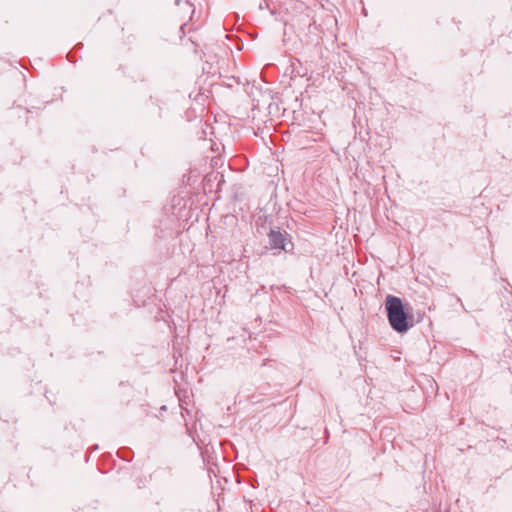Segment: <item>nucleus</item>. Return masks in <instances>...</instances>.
Wrapping results in <instances>:
<instances>
[{
	"label": "nucleus",
	"instance_id": "f257e3e1",
	"mask_svg": "<svg viewBox=\"0 0 512 512\" xmlns=\"http://www.w3.org/2000/svg\"><path fill=\"white\" fill-rule=\"evenodd\" d=\"M385 311L391 328L397 333H406L414 326V316L409 304L394 295L385 298Z\"/></svg>",
	"mask_w": 512,
	"mask_h": 512
},
{
	"label": "nucleus",
	"instance_id": "f03ea898",
	"mask_svg": "<svg viewBox=\"0 0 512 512\" xmlns=\"http://www.w3.org/2000/svg\"><path fill=\"white\" fill-rule=\"evenodd\" d=\"M268 244L271 250L288 252L293 249L290 235L278 226H273L268 232Z\"/></svg>",
	"mask_w": 512,
	"mask_h": 512
},
{
	"label": "nucleus",
	"instance_id": "7ed1b4c3",
	"mask_svg": "<svg viewBox=\"0 0 512 512\" xmlns=\"http://www.w3.org/2000/svg\"><path fill=\"white\" fill-rule=\"evenodd\" d=\"M117 455L118 457H120L121 459L125 460V461H131L132 458H133V451L128 448V447H122L120 449H118L117 451Z\"/></svg>",
	"mask_w": 512,
	"mask_h": 512
},
{
	"label": "nucleus",
	"instance_id": "20e7f679",
	"mask_svg": "<svg viewBox=\"0 0 512 512\" xmlns=\"http://www.w3.org/2000/svg\"><path fill=\"white\" fill-rule=\"evenodd\" d=\"M67 59L70 61V62H75V57H74V53L71 51L67 54Z\"/></svg>",
	"mask_w": 512,
	"mask_h": 512
},
{
	"label": "nucleus",
	"instance_id": "39448f33",
	"mask_svg": "<svg viewBox=\"0 0 512 512\" xmlns=\"http://www.w3.org/2000/svg\"><path fill=\"white\" fill-rule=\"evenodd\" d=\"M214 178H215V180H218V178H220V179H219V182H220V181H223V175H222V174H220V173H217V174L215 175V177H214Z\"/></svg>",
	"mask_w": 512,
	"mask_h": 512
},
{
	"label": "nucleus",
	"instance_id": "423d86ee",
	"mask_svg": "<svg viewBox=\"0 0 512 512\" xmlns=\"http://www.w3.org/2000/svg\"><path fill=\"white\" fill-rule=\"evenodd\" d=\"M81 47H83V43H78V44L75 46V48H81Z\"/></svg>",
	"mask_w": 512,
	"mask_h": 512
},
{
	"label": "nucleus",
	"instance_id": "0eeeda50",
	"mask_svg": "<svg viewBox=\"0 0 512 512\" xmlns=\"http://www.w3.org/2000/svg\"><path fill=\"white\" fill-rule=\"evenodd\" d=\"M180 3H181V0H175V4H176L177 6H178V5H180Z\"/></svg>",
	"mask_w": 512,
	"mask_h": 512
},
{
	"label": "nucleus",
	"instance_id": "6e6552de",
	"mask_svg": "<svg viewBox=\"0 0 512 512\" xmlns=\"http://www.w3.org/2000/svg\"><path fill=\"white\" fill-rule=\"evenodd\" d=\"M93 449H94V450H97V449H98V445H95V446L93 447Z\"/></svg>",
	"mask_w": 512,
	"mask_h": 512
}]
</instances>
